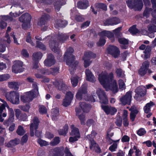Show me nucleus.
I'll use <instances>...</instances> for the list:
<instances>
[{"instance_id": "obj_1", "label": "nucleus", "mask_w": 156, "mask_h": 156, "mask_svg": "<svg viewBox=\"0 0 156 156\" xmlns=\"http://www.w3.org/2000/svg\"><path fill=\"white\" fill-rule=\"evenodd\" d=\"M113 77V74L112 72L108 76L107 73H102L99 75L98 80L106 91L110 90L115 93L118 91V88L116 81Z\"/></svg>"}, {"instance_id": "obj_2", "label": "nucleus", "mask_w": 156, "mask_h": 156, "mask_svg": "<svg viewBox=\"0 0 156 156\" xmlns=\"http://www.w3.org/2000/svg\"><path fill=\"white\" fill-rule=\"evenodd\" d=\"M69 37V36L62 33L58 34L57 37H51L49 43L50 46L52 51L59 54L60 50L58 47V42L63 43Z\"/></svg>"}, {"instance_id": "obj_3", "label": "nucleus", "mask_w": 156, "mask_h": 156, "mask_svg": "<svg viewBox=\"0 0 156 156\" xmlns=\"http://www.w3.org/2000/svg\"><path fill=\"white\" fill-rule=\"evenodd\" d=\"M73 51V48L69 47L67 49L64 55V59L66 60L67 65L69 66V70L72 74L74 73L76 66L78 64L77 62H75L74 56L72 54Z\"/></svg>"}, {"instance_id": "obj_4", "label": "nucleus", "mask_w": 156, "mask_h": 156, "mask_svg": "<svg viewBox=\"0 0 156 156\" xmlns=\"http://www.w3.org/2000/svg\"><path fill=\"white\" fill-rule=\"evenodd\" d=\"M126 3L130 9H133L136 11L141 10L143 6L142 0H128Z\"/></svg>"}, {"instance_id": "obj_5", "label": "nucleus", "mask_w": 156, "mask_h": 156, "mask_svg": "<svg viewBox=\"0 0 156 156\" xmlns=\"http://www.w3.org/2000/svg\"><path fill=\"white\" fill-rule=\"evenodd\" d=\"M39 121L38 119L35 117L33 119L32 122L30 125V134L31 136L34 135V130H35V135L37 137H39L41 134V133L39 131L37 130V129Z\"/></svg>"}, {"instance_id": "obj_6", "label": "nucleus", "mask_w": 156, "mask_h": 156, "mask_svg": "<svg viewBox=\"0 0 156 156\" xmlns=\"http://www.w3.org/2000/svg\"><path fill=\"white\" fill-rule=\"evenodd\" d=\"M132 98V92L129 91L126 93L125 95L122 96L119 99L121 104L125 105H129L131 104Z\"/></svg>"}, {"instance_id": "obj_7", "label": "nucleus", "mask_w": 156, "mask_h": 156, "mask_svg": "<svg viewBox=\"0 0 156 156\" xmlns=\"http://www.w3.org/2000/svg\"><path fill=\"white\" fill-rule=\"evenodd\" d=\"M53 84L58 90L65 91L67 89V87L64 83L62 79H59L56 80L53 82Z\"/></svg>"}, {"instance_id": "obj_8", "label": "nucleus", "mask_w": 156, "mask_h": 156, "mask_svg": "<svg viewBox=\"0 0 156 156\" xmlns=\"http://www.w3.org/2000/svg\"><path fill=\"white\" fill-rule=\"evenodd\" d=\"M96 93L100 99V102L101 103L107 104L108 100L105 93L101 88H98L96 91Z\"/></svg>"}, {"instance_id": "obj_9", "label": "nucleus", "mask_w": 156, "mask_h": 156, "mask_svg": "<svg viewBox=\"0 0 156 156\" xmlns=\"http://www.w3.org/2000/svg\"><path fill=\"white\" fill-rule=\"evenodd\" d=\"M37 95L34 94L32 91H30L27 92L25 95L21 96L20 99L23 103H26L31 101Z\"/></svg>"}, {"instance_id": "obj_10", "label": "nucleus", "mask_w": 156, "mask_h": 156, "mask_svg": "<svg viewBox=\"0 0 156 156\" xmlns=\"http://www.w3.org/2000/svg\"><path fill=\"white\" fill-rule=\"evenodd\" d=\"M108 53L115 58L118 57L120 54V51L118 48L113 46H109L107 48Z\"/></svg>"}, {"instance_id": "obj_11", "label": "nucleus", "mask_w": 156, "mask_h": 156, "mask_svg": "<svg viewBox=\"0 0 156 156\" xmlns=\"http://www.w3.org/2000/svg\"><path fill=\"white\" fill-rule=\"evenodd\" d=\"M87 85L86 84H84L78 90L76 94V98L79 100L82 99V95L87 93Z\"/></svg>"}, {"instance_id": "obj_12", "label": "nucleus", "mask_w": 156, "mask_h": 156, "mask_svg": "<svg viewBox=\"0 0 156 156\" xmlns=\"http://www.w3.org/2000/svg\"><path fill=\"white\" fill-rule=\"evenodd\" d=\"M55 62L54 56L51 54H49L44 61V64L45 66L49 67L54 65Z\"/></svg>"}, {"instance_id": "obj_13", "label": "nucleus", "mask_w": 156, "mask_h": 156, "mask_svg": "<svg viewBox=\"0 0 156 156\" xmlns=\"http://www.w3.org/2000/svg\"><path fill=\"white\" fill-rule=\"evenodd\" d=\"M102 109L107 115H113L116 112V109L114 107L108 105L101 106Z\"/></svg>"}, {"instance_id": "obj_14", "label": "nucleus", "mask_w": 156, "mask_h": 156, "mask_svg": "<svg viewBox=\"0 0 156 156\" xmlns=\"http://www.w3.org/2000/svg\"><path fill=\"white\" fill-rule=\"evenodd\" d=\"M73 94L70 92H68L66 95L65 98L63 100V105L66 107L69 105L73 99Z\"/></svg>"}, {"instance_id": "obj_15", "label": "nucleus", "mask_w": 156, "mask_h": 156, "mask_svg": "<svg viewBox=\"0 0 156 156\" xmlns=\"http://www.w3.org/2000/svg\"><path fill=\"white\" fill-rule=\"evenodd\" d=\"M120 22L119 19L116 17H113L111 18L107 19L104 22L105 25H116Z\"/></svg>"}, {"instance_id": "obj_16", "label": "nucleus", "mask_w": 156, "mask_h": 156, "mask_svg": "<svg viewBox=\"0 0 156 156\" xmlns=\"http://www.w3.org/2000/svg\"><path fill=\"white\" fill-rule=\"evenodd\" d=\"M23 65L22 62L20 61H17L12 67V72L15 73L22 72V68Z\"/></svg>"}, {"instance_id": "obj_17", "label": "nucleus", "mask_w": 156, "mask_h": 156, "mask_svg": "<svg viewBox=\"0 0 156 156\" xmlns=\"http://www.w3.org/2000/svg\"><path fill=\"white\" fill-rule=\"evenodd\" d=\"M145 87L144 86H140L137 87L135 90L136 93L134 98L137 99L138 96H143L145 94Z\"/></svg>"}, {"instance_id": "obj_18", "label": "nucleus", "mask_w": 156, "mask_h": 156, "mask_svg": "<svg viewBox=\"0 0 156 156\" xmlns=\"http://www.w3.org/2000/svg\"><path fill=\"white\" fill-rule=\"evenodd\" d=\"M16 117L19 120L23 121H26L27 119V116L25 113H22L21 111L18 109L15 110Z\"/></svg>"}, {"instance_id": "obj_19", "label": "nucleus", "mask_w": 156, "mask_h": 156, "mask_svg": "<svg viewBox=\"0 0 156 156\" xmlns=\"http://www.w3.org/2000/svg\"><path fill=\"white\" fill-rule=\"evenodd\" d=\"M76 115L78 116V118L80 119L81 124L85 125L86 120L85 115L83 113L80 114L81 111L79 108H76Z\"/></svg>"}, {"instance_id": "obj_20", "label": "nucleus", "mask_w": 156, "mask_h": 156, "mask_svg": "<svg viewBox=\"0 0 156 156\" xmlns=\"http://www.w3.org/2000/svg\"><path fill=\"white\" fill-rule=\"evenodd\" d=\"M99 35L100 36L107 37L109 38L112 39V42L114 41V35L113 34L109 31H103L102 32L99 33Z\"/></svg>"}, {"instance_id": "obj_21", "label": "nucleus", "mask_w": 156, "mask_h": 156, "mask_svg": "<svg viewBox=\"0 0 156 156\" xmlns=\"http://www.w3.org/2000/svg\"><path fill=\"white\" fill-rule=\"evenodd\" d=\"M31 17L30 14L26 13L23 14L19 18V20L23 23H27L30 22Z\"/></svg>"}, {"instance_id": "obj_22", "label": "nucleus", "mask_w": 156, "mask_h": 156, "mask_svg": "<svg viewBox=\"0 0 156 156\" xmlns=\"http://www.w3.org/2000/svg\"><path fill=\"white\" fill-rule=\"evenodd\" d=\"M85 73L87 80L91 82H94L96 81V78L89 69H86L85 71Z\"/></svg>"}, {"instance_id": "obj_23", "label": "nucleus", "mask_w": 156, "mask_h": 156, "mask_svg": "<svg viewBox=\"0 0 156 156\" xmlns=\"http://www.w3.org/2000/svg\"><path fill=\"white\" fill-rule=\"evenodd\" d=\"M131 111L130 119L132 121L134 120L136 115L138 113V111L135 106H133L129 109Z\"/></svg>"}, {"instance_id": "obj_24", "label": "nucleus", "mask_w": 156, "mask_h": 156, "mask_svg": "<svg viewBox=\"0 0 156 156\" xmlns=\"http://www.w3.org/2000/svg\"><path fill=\"white\" fill-rule=\"evenodd\" d=\"M80 106L83 112H88L90 109V106L85 102H80Z\"/></svg>"}, {"instance_id": "obj_25", "label": "nucleus", "mask_w": 156, "mask_h": 156, "mask_svg": "<svg viewBox=\"0 0 156 156\" xmlns=\"http://www.w3.org/2000/svg\"><path fill=\"white\" fill-rule=\"evenodd\" d=\"M65 3V0H58L55 2L54 3V5L56 10L58 11L61 6Z\"/></svg>"}, {"instance_id": "obj_26", "label": "nucleus", "mask_w": 156, "mask_h": 156, "mask_svg": "<svg viewBox=\"0 0 156 156\" xmlns=\"http://www.w3.org/2000/svg\"><path fill=\"white\" fill-rule=\"evenodd\" d=\"M77 5L80 9H86L88 6V2L87 0H81L78 3Z\"/></svg>"}, {"instance_id": "obj_27", "label": "nucleus", "mask_w": 156, "mask_h": 156, "mask_svg": "<svg viewBox=\"0 0 156 156\" xmlns=\"http://www.w3.org/2000/svg\"><path fill=\"white\" fill-rule=\"evenodd\" d=\"M155 105V103L152 101L147 103L144 108V112L146 113H149L151 112V108Z\"/></svg>"}, {"instance_id": "obj_28", "label": "nucleus", "mask_w": 156, "mask_h": 156, "mask_svg": "<svg viewBox=\"0 0 156 156\" xmlns=\"http://www.w3.org/2000/svg\"><path fill=\"white\" fill-rule=\"evenodd\" d=\"M49 17L48 15L44 14L42 16L41 19H40L38 22V25L40 26H42L45 24L46 21L49 18Z\"/></svg>"}, {"instance_id": "obj_29", "label": "nucleus", "mask_w": 156, "mask_h": 156, "mask_svg": "<svg viewBox=\"0 0 156 156\" xmlns=\"http://www.w3.org/2000/svg\"><path fill=\"white\" fill-rule=\"evenodd\" d=\"M71 135L73 136H76V137H80L79 131L78 128L75 127L74 125L71 126Z\"/></svg>"}, {"instance_id": "obj_30", "label": "nucleus", "mask_w": 156, "mask_h": 156, "mask_svg": "<svg viewBox=\"0 0 156 156\" xmlns=\"http://www.w3.org/2000/svg\"><path fill=\"white\" fill-rule=\"evenodd\" d=\"M16 93H17L14 91H12L10 92L7 93L5 97L8 100L11 102L14 98V97Z\"/></svg>"}, {"instance_id": "obj_31", "label": "nucleus", "mask_w": 156, "mask_h": 156, "mask_svg": "<svg viewBox=\"0 0 156 156\" xmlns=\"http://www.w3.org/2000/svg\"><path fill=\"white\" fill-rule=\"evenodd\" d=\"M20 85V83L17 82H11L8 83L9 87L14 90H17L18 89L19 86Z\"/></svg>"}, {"instance_id": "obj_32", "label": "nucleus", "mask_w": 156, "mask_h": 156, "mask_svg": "<svg viewBox=\"0 0 156 156\" xmlns=\"http://www.w3.org/2000/svg\"><path fill=\"white\" fill-rule=\"evenodd\" d=\"M42 56V54L40 52H37L33 55V59L34 61H39Z\"/></svg>"}, {"instance_id": "obj_33", "label": "nucleus", "mask_w": 156, "mask_h": 156, "mask_svg": "<svg viewBox=\"0 0 156 156\" xmlns=\"http://www.w3.org/2000/svg\"><path fill=\"white\" fill-rule=\"evenodd\" d=\"M63 148H56L55 149V152L53 156H63L64 153L63 152Z\"/></svg>"}, {"instance_id": "obj_34", "label": "nucleus", "mask_w": 156, "mask_h": 156, "mask_svg": "<svg viewBox=\"0 0 156 156\" xmlns=\"http://www.w3.org/2000/svg\"><path fill=\"white\" fill-rule=\"evenodd\" d=\"M96 57V54L91 51H87L85 52L83 57L84 58L89 59L91 58H94Z\"/></svg>"}, {"instance_id": "obj_35", "label": "nucleus", "mask_w": 156, "mask_h": 156, "mask_svg": "<svg viewBox=\"0 0 156 156\" xmlns=\"http://www.w3.org/2000/svg\"><path fill=\"white\" fill-rule=\"evenodd\" d=\"M59 111L58 108H54L51 112L52 118L53 120H56L59 115Z\"/></svg>"}, {"instance_id": "obj_36", "label": "nucleus", "mask_w": 156, "mask_h": 156, "mask_svg": "<svg viewBox=\"0 0 156 156\" xmlns=\"http://www.w3.org/2000/svg\"><path fill=\"white\" fill-rule=\"evenodd\" d=\"M115 73L117 76L119 77H123L125 75L124 72L120 68H116L115 69Z\"/></svg>"}, {"instance_id": "obj_37", "label": "nucleus", "mask_w": 156, "mask_h": 156, "mask_svg": "<svg viewBox=\"0 0 156 156\" xmlns=\"http://www.w3.org/2000/svg\"><path fill=\"white\" fill-rule=\"evenodd\" d=\"M69 126L68 125H65L63 129H60L58 130L59 134L60 135H65L68 132Z\"/></svg>"}, {"instance_id": "obj_38", "label": "nucleus", "mask_w": 156, "mask_h": 156, "mask_svg": "<svg viewBox=\"0 0 156 156\" xmlns=\"http://www.w3.org/2000/svg\"><path fill=\"white\" fill-rule=\"evenodd\" d=\"M151 51V47L149 46H147L144 52V58L145 59L149 58L150 56V52Z\"/></svg>"}, {"instance_id": "obj_39", "label": "nucleus", "mask_w": 156, "mask_h": 156, "mask_svg": "<svg viewBox=\"0 0 156 156\" xmlns=\"http://www.w3.org/2000/svg\"><path fill=\"white\" fill-rule=\"evenodd\" d=\"M49 71V74H52L53 75H55L59 72V69L58 67L52 68L48 69Z\"/></svg>"}, {"instance_id": "obj_40", "label": "nucleus", "mask_w": 156, "mask_h": 156, "mask_svg": "<svg viewBox=\"0 0 156 156\" xmlns=\"http://www.w3.org/2000/svg\"><path fill=\"white\" fill-rule=\"evenodd\" d=\"M0 100L3 103L2 104L0 107V113H2V112H3V110L5 109V107H6L9 109V107L7 105V103L5 102V101L1 99H0Z\"/></svg>"}, {"instance_id": "obj_41", "label": "nucleus", "mask_w": 156, "mask_h": 156, "mask_svg": "<svg viewBox=\"0 0 156 156\" xmlns=\"http://www.w3.org/2000/svg\"><path fill=\"white\" fill-rule=\"evenodd\" d=\"M9 116L8 119L11 122H13L14 119V112L12 108H9Z\"/></svg>"}, {"instance_id": "obj_42", "label": "nucleus", "mask_w": 156, "mask_h": 156, "mask_svg": "<svg viewBox=\"0 0 156 156\" xmlns=\"http://www.w3.org/2000/svg\"><path fill=\"white\" fill-rule=\"evenodd\" d=\"M25 131L22 126L20 125L18 126L16 130V133L18 135L20 136L23 135L25 133Z\"/></svg>"}, {"instance_id": "obj_43", "label": "nucleus", "mask_w": 156, "mask_h": 156, "mask_svg": "<svg viewBox=\"0 0 156 156\" xmlns=\"http://www.w3.org/2000/svg\"><path fill=\"white\" fill-rule=\"evenodd\" d=\"M1 41L2 42L5 43L6 42L8 44H10L11 42V40L10 39V37L9 34L6 33L5 36V37L2 39Z\"/></svg>"}, {"instance_id": "obj_44", "label": "nucleus", "mask_w": 156, "mask_h": 156, "mask_svg": "<svg viewBox=\"0 0 156 156\" xmlns=\"http://www.w3.org/2000/svg\"><path fill=\"white\" fill-rule=\"evenodd\" d=\"M129 31L133 34H136L139 32V30L136 28V25H134L129 29Z\"/></svg>"}, {"instance_id": "obj_45", "label": "nucleus", "mask_w": 156, "mask_h": 156, "mask_svg": "<svg viewBox=\"0 0 156 156\" xmlns=\"http://www.w3.org/2000/svg\"><path fill=\"white\" fill-rule=\"evenodd\" d=\"M56 23L59 27H63L67 24V22L65 20L63 21L59 20L56 21Z\"/></svg>"}, {"instance_id": "obj_46", "label": "nucleus", "mask_w": 156, "mask_h": 156, "mask_svg": "<svg viewBox=\"0 0 156 156\" xmlns=\"http://www.w3.org/2000/svg\"><path fill=\"white\" fill-rule=\"evenodd\" d=\"M20 95L19 94L17 93L15 96L14 98L12 100L11 102L13 104H18L20 102L19 100Z\"/></svg>"}, {"instance_id": "obj_47", "label": "nucleus", "mask_w": 156, "mask_h": 156, "mask_svg": "<svg viewBox=\"0 0 156 156\" xmlns=\"http://www.w3.org/2000/svg\"><path fill=\"white\" fill-rule=\"evenodd\" d=\"M106 41L103 37L100 36L99 41L97 43L98 46H101L104 45L105 44Z\"/></svg>"}, {"instance_id": "obj_48", "label": "nucleus", "mask_w": 156, "mask_h": 156, "mask_svg": "<svg viewBox=\"0 0 156 156\" xmlns=\"http://www.w3.org/2000/svg\"><path fill=\"white\" fill-rule=\"evenodd\" d=\"M60 142L59 138L58 137H55L53 140L50 142V144L52 146H55L57 145Z\"/></svg>"}, {"instance_id": "obj_49", "label": "nucleus", "mask_w": 156, "mask_h": 156, "mask_svg": "<svg viewBox=\"0 0 156 156\" xmlns=\"http://www.w3.org/2000/svg\"><path fill=\"white\" fill-rule=\"evenodd\" d=\"M33 90L32 91L33 93L35 94V95H37L38 94V91L37 83L36 82H34L33 83Z\"/></svg>"}, {"instance_id": "obj_50", "label": "nucleus", "mask_w": 156, "mask_h": 156, "mask_svg": "<svg viewBox=\"0 0 156 156\" xmlns=\"http://www.w3.org/2000/svg\"><path fill=\"white\" fill-rule=\"evenodd\" d=\"M152 10L151 8H149L147 7H146L143 13V16H145L146 18L148 17L149 15L150 12Z\"/></svg>"}, {"instance_id": "obj_51", "label": "nucleus", "mask_w": 156, "mask_h": 156, "mask_svg": "<svg viewBox=\"0 0 156 156\" xmlns=\"http://www.w3.org/2000/svg\"><path fill=\"white\" fill-rule=\"evenodd\" d=\"M96 7L102 9L106 11L107 10V7L106 5L103 3H96L95 4Z\"/></svg>"}, {"instance_id": "obj_52", "label": "nucleus", "mask_w": 156, "mask_h": 156, "mask_svg": "<svg viewBox=\"0 0 156 156\" xmlns=\"http://www.w3.org/2000/svg\"><path fill=\"white\" fill-rule=\"evenodd\" d=\"M37 142L41 146H46L49 145V143L45 140L39 139Z\"/></svg>"}, {"instance_id": "obj_53", "label": "nucleus", "mask_w": 156, "mask_h": 156, "mask_svg": "<svg viewBox=\"0 0 156 156\" xmlns=\"http://www.w3.org/2000/svg\"><path fill=\"white\" fill-rule=\"evenodd\" d=\"M83 59L84 61V66L85 68H87L89 66L92 62V61H90V59L84 57L83 58Z\"/></svg>"}, {"instance_id": "obj_54", "label": "nucleus", "mask_w": 156, "mask_h": 156, "mask_svg": "<svg viewBox=\"0 0 156 156\" xmlns=\"http://www.w3.org/2000/svg\"><path fill=\"white\" fill-rule=\"evenodd\" d=\"M39 111L41 114H45L47 113V109L44 106L41 105L39 106Z\"/></svg>"}, {"instance_id": "obj_55", "label": "nucleus", "mask_w": 156, "mask_h": 156, "mask_svg": "<svg viewBox=\"0 0 156 156\" xmlns=\"http://www.w3.org/2000/svg\"><path fill=\"white\" fill-rule=\"evenodd\" d=\"M119 43L121 44L126 45L128 44V40L124 38H119L118 39Z\"/></svg>"}, {"instance_id": "obj_56", "label": "nucleus", "mask_w": 156, "mask_h": 156, "mask_svg": "<svg viewBox=\"0 0 156 156\" xmlns=\"http://www.w3.org/2000/svg\"><path fill=\"white\" fill-rule=\"evenodd\" d=\"M148 30L151 32H156V26L154 24H150L148 26Z\"/></svg>"}, {"instance_id": "obj_57", "label": "nucleus", "mask_w": 156, "mask_h": 156, "mask_svg": "<svg viewBox=\"0 0 156 156\" xmlns=\"http://www.w3.org/2000/svg\"><path fill=\"white\" fill-rule=\"evenodd\" d=\"M26 41L27 42L30 43V44L32 46H34L35 44L32 41L30 37V32L27 33V37Z\"/></svg>"}, {"instance_id": "obj_58", "label": "nucleus", "mask_w": 156, "mask_h": 156, "mask_svg": "<svg viewBox=\"0 0 156 156\" xmlns=\"http://www.w3.org/2000/svg\"><path fill=\"white\" fill-rule=\"evenodd\" d=\"M19 107L23 111L26 112H28L30 108V106L27 105L25 106L19 105Z\"/></svg>"}, {"instance_id": "obj_59", "label": "nucleus", "mask_w": 156, "mask_h": 156, "mask_svg": "<svg viewBox=\"0 0 156 156\" xmlns=\"http://www.w3.org/2000/svg\"><path fill=\"white\" fill-rule=\"evenodd\" d=\"M119 89L122 90L125 89L126 86L123 81L122 80H119Z\"/></svg>"}, {"instance_id": "obj_60", "label": "nucleus", "mask_w": 156, "mask_h": 156, "mask_svg": "<svg viewBox=\"0 0 156 156\" xmlns=\"http://www.w3.org/2000/svg\"><path fill=\"white\" fill-rule=\"evenodd\" d=\"M2 21L10 20L12 21L13 18L12 17H9L8 16H1L0 18V20Z\"/></svg>"}, {"instance_id": "obj_61", "label": "nucleus", "mask_w": 156, "mask_h": 156, "mask_svg": "<svg viewBox=\"0 0 156 156\" xmlns=\"http://www.w3.org/2000/svg\"><path fill=\"white\" fill-rule=\"evenodd\" d=\"M37 72L43 75H49V72L48 69H41L38 70Z\"/></svg>"}, {"instance_id": "obj_62", "label": "nucleus", "mask_w": 156, "mask_h": 156, "mask_svg": "<svg viewBox=\"0 0 156 156\" xmlns=\"http://www.w3.org/2000/svg\"><path fill=\"white\" fill-rule=\"evenodd\" d=\"M36 43L37 45L36 46V47H38L44 50L45 49V46L41 42L37 41Z\"/></svg>"}, {"instance_id": "obj_63", "label": "nucleus", "mask_w": 156, "mask_h": 156, "mask_svg": "<svg viewBox=\"0 0 156 156\" xmlns=\"http://www.w3.org/2000/svg\"><path fill=\"white\" fill-rule=\"evenodd\" d=\"M71 83L73 87L76 86L78 83V80L77 77H71Z\"/></svg>"}, {"instance_id": "obj_64", "label": "nucleus", "mask_w": 156, "mask_h": 156, "mask_svg": "<svg viewBox=\"0 0 156 156\" xmlns=\"http://www.w3.org/2000/svg\"><path fill=\"white\" fill-rule=\"evenodd\" d=\"M147 70L146 69L141 67L139 70V73L141 76H144L146 73Z\"/></svg>"}]
</instances>
